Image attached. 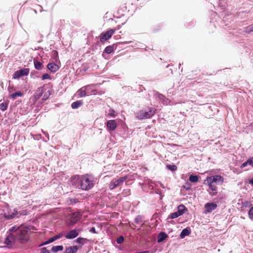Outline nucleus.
<instances>
[{
	"mask_svg": "<svg viewBox=\"0 0 253 253\" xmlns=\"http://www.w3.org/2000/svg\"><path fill=\"white\" fill-rule=\"evenodd\" d=\"M47 68L52 72H55L59 69V67L54 63H48Z\"/></svg>",
	"mask_w": 253,
	"mask_h": 253,
	"instance_id": "2eb2a0df",
	"label": "nucleus"
},
{
	"mask_svg": "<svg viewBox=\"0 0 253 253\" xmlns=\"http://www.w3.org/2000/svg\"><path fill=\"white\" fill-rule=\"evenodd\" d=\"M42 80H44L46 79L51 80V79L50 76L49 74H46V73L43 74L42 77Z\"/></svg>",
	"mask_w": 253,
	"mask_h": 253,
	"instance_id": "f704fd0d",
	"label": "nucleus"
},
{
	"mask_svg": "<svg viewBox=\"0 0 253 253\" xmlns=\"http://www.w3.org/2000/svg\"><path fill=\"white\" fill-rule=\"evenodd\" d=\"M199 177L197 175H191L189 180L191 182H197L198 181Z\"/></svg>",
	"mask_w": 253,
	"mask_h": 253,
	"instance_id": "bb28decb",
	"label": "nucleus"
},
{
	"mask_svg": "<svg viewBox=\"0 0 253 253\" xmlns=\"http://www.w3.org/2000/svg\"><path fill=\"white\" fill-rule=\"evenodd\" d=\"M217 207L216 204L214 203H208L205 205V211L204 213L207 214L214 210Z\"/></svg>",
	"mask_w": 253,
	"mask_h": 253,
	"instance_id": "1a4fd4ad",
	"label": "nucleus"
},
{
	"mask_svg": "<svg viewBox=\"0 0 253 253\" xmlns=\"http://www.w3.org/2000/svg\"><path fill=\"white\" fill-rule=\"evenodd\" d=\"M55 239L54 238V237H53L51 238H50L48 241H47L45 243V244H49V243H52L53 242H54V241H55Z\"/></svg>",
	"mask_w": 253,
	"mask_h": 253,
	"instance_id": "ea45409f",
	"label": "nucleus"
},
{
	"mask_svg": "<svg viewBox=\"0 0 253 253\" xmlns=\"http://www.w3.org/2000/svg\"><path fill=\"white\" fill-rule=\"evenodd\" d=\"M244 31L248 34L253 32V24L245 28Z\"/></svg>",
	"mask_w": 253,
	"mask_h": 253,
	"instance_id": "cd10ccee",
	"label": "nucleus"
},
{
	"mask_svg": "<svg viewBox=\"0 0 253 253\" xmlns=\"http://www.w3.org/2000/svg\"><path fill=\"white\" fill-rule=\"evenodd\" d=\"M157 110L154 107H148V110H140L137 112L136 117L139 120L147 119L152 118L156 113Z\"/></svg>",
	"mask_w": 253,
	"mask_h": 253,
	"instance_id": "7ed1b4c3",
	"label": "nucleus"
},
{
	"mask_svg": "<svg viewBox=\"0 0 253 253\" xmlns=\"http://www.w3.org/2000/svg\"><path fill=\"white\" fill-rule=\"evenodd\" d=\"M79 235V230L74 229L70 231L66 235L65 238L68 239H74Z\"/></svg>",
	"mask_w": 253,
	"mask_h": 253,
	"instance_id": "4468645a",
	"label": "nucleus"
},
{
	"mask_svg": "<svg viewBox=\"0 0 253 253\" xmlns=\"http://www.w3.org/2000/svg\"><path fill=\"white\" fill-rule=\"evenodd\" d=\"M8 105V101H5L4 102H2L0 103V109L2 111H4L7 109V107Z\"/></svg>",
	"mask_w": 253,
	"mask_h": 253,
	"instance_id": "b1692460",
	"label": "nucleus"
},
{
	"mask_svg": "<svg viewBox=\"0 0 253 253\" xmlns=\"http://www.w3.org/2000/svg\"><path fill=\"white\" fill-rule=\"evenodd\" d=\"M63 250V247L62 245L53 246L51 248V251L53 252H57L58 251H62Z\"/></svg>",
	"mask_w": 253,
	"mask_h": 253,
	"instance_id": "393cba45",
	"label": "nucleus"
},
{
	"mask_svg": "<svg viewBox=\"0 0 253 253\" xmlns=\"http://www.w3.org/2000/svg\"><path fill=\"white\" fill-rule=\"evenodd\" d=\"M18 214V211L14 209L13 211H9L7 213L5 212L3 214L6 219L9 220L14 218Z\"/></svg>",
	"mask_w": 253,
	"mask_h": 253,
	"instance_id": "f8f14e48",
	"label": "nucleus"
},
{
	"mask_svg": "<svg viewBox=\"0 0 253 253\" xmlns=\"http://www.w3.org/2000/svg\"><path fill=\"white\" fill-rule=\"evenodd\" d=\"M248 165H249V164L248 163V161H247L246 162H244V163H243L242 164L241 168H243L246 167Z\"/></svg>",
	"mask_w": 253,
	"mask_h": 253,
	"instance_id": "37998d69",
	"label": "nucleus"
},
{
	"mask_svg": "<svg viewBox=\"0 0 253 253\" xmlns=\"http://www.w3.org/2000/svg\"><path fill=\"white\" fill-rule=\"evenodd\" d=\"M22 228V227H17L15 226L10 228L9 229V231L12 232V234H17V233L18 232V230L21 229Z\"/></svg>",
	"mask_w": 253,
	"mask_h": 253,
	"instance_id": "c85d7f7f",
	"label": "nucleus"
},
{
	"mask_svg": "<svg viewBox=\"0 0 253 253\" xmlns=\"http://www.w3.org/2000/svg\"><path fill=\"white\" fill-rule=\"evenodd\" d=\"M34 64L35 66V68L38 70H41L43 68L42 63L37 60L34 59Z\"/></svg>",
	"mask_w": 253,
	"mask_h": 253,
	"instance_id": "aec40b11",
	"label": "nucleus"
},
{
	"mask_svg": "<svg viewBox=\"0 0 253 253\" xmlns=\"http://www.w3.org/2000/svg\"><path fill=\"white\" fill-rule=\"evenodd\" d=\"M83 104L82 101H77L74 102L71 104V107L73 109H77Z\"/></svg>",
	"mask_w": 253,
	"mask_h": 253,
	"instance_id": "5701e85b",
	"label": "nucleus"
},
{
	"mask_svg": "<svg viewBox=\"0 0 253 253\" xmlns=\"http://www.w3.org/2000/svg\"><path fill=\"white\" fill-rule=\"evenodd\" d=\"M87 88L86 87H83L81 88H80L78 91V92L79 93V95L80 97H84L86 95V89Z\"/></svg>",
	"mask_w": 253,
	"mask_h": 253,
	"instance_id": "412c9836",
	"label": "nucleus"
},
{
	"mask_svg": "<svg viewBox=\"0 0 253 253\" xmlns=\"http://www.w3.org/2000/svg\"><path fill=\"white\" fill-rule=\"evenodd\" d=\"M41 250V253H50V251L47 250L45 248H42Z\"/></svg>",
	"mask_w": 253,
	"mask_h": 253,
	"instance_id": "a19ab883",
	"label": "nucleus"
},
{
	"mask_svg": "<svg viewBox=\"0 0 253 253\" xmlns=\"http://www.w3.org/2000/svg\"><path fill=\"white\" fill-rule=\"evenodd\" d=\"M18 214H19L20 215H25L28 214V211L27 210H22L18 211Z\"/></svg>",
	"mask_w": 253,
	"mask_h": 253,
	"instance_id": "4c0bfd02",
	"label": "nucleus"
},
{
	"mask_svg": "<svg viewBox=\"0 0 253 253\" xmlns=\"http://www.w3.org/2000/svg\"><path fill=\"white\" fill-rule=\"evenodd\" d=\"M167 168L171 171H175L177 169V167L174 165H168Z\"/></svg>",
	"mask_w": 253,
	"mask_h": 253,
	"instance_id": "473e14b6",
	"label": "nucleus"
},
{
	"mask_svg": "<svg viewBox=\"0 0 253 253\" xmlns=\"http://www.w3.org/2000/svg\"><path fill=\"white\" fill-rule=\"evenodd\" d=\"M28 232V228L24 227L18 230L17 234H14L17 242H19L22 244L26 243L29 239Z\"/></svg>",
	"mask_w": 253,
	"mask_h": 253,
	"instance_id": "20e7f679",
	"label": "nucleus"
},
{
	"mask_svg": "<svg viewBox=\"0 0 253 253\" xmlns=\"http://www.w3.org/2000/svg\"><path fill=\"white\" fill-rule=\"evenodd\" d=\"M249 183L253 185V178L249 180Z\"/></svg>",
	"mask_w": 253,
	"mask_h": 253,
	"instance_id": "de8ad7c7",
	"label": "nucleus"
},
{
	"mask_svg": "<svg viewBox=\"0 0 253 253\" xmlns=\"http://www.w3.org/2000/svg\"><path fill=\"white\" fill-rule=\"evenodd\" d=\"M190 233V229L186 228L182 230L180 236L181 238H184L185 236L189 235Z\"/></svg>",
	"mask_w": 253,
	"mask_h": 253,
	"instance_id": "a211bd4d",
	"label": "nucleus"
},
{
	"mask_svg": "<svg viewBox=\"0 0 253 253\" xmlns=\"http://www.w3.org/2000/svg\"><path fill=\"white\" fill-rule=\"evenodd\" d=\"M124 241V238L123 236H121L119 237H118L117 239V243L118 244H121Z\"/></svg>",
	"mask_w": 253,
	"mask_h": 253,
	"instance_id": "e433bc0d",
	"label": "nucleus"
},
{
	"mask_svg": "<svg viewBox=\"0 0 253 253\" xmlns=\"http://www.w3.org/2000/svg\"><path fill=\"white\" fill-rule=\"evenodd\" d=\"M117 127V124L115 120H109L106 123V127L109 130H114Z\"/></svg>",
	"mask_w": 253,
	"mask_h": 253,
	"instance_id": "ddd939ff",
	"label": "nucleus"
},
{
	"mask_svg": "<svg viewBox=\"0 0 253 253\" xmlns=\"http://www.w3.org/2000/svg\"><path fill=\"white\" fill-rule=\"evenodd\" d=\"M168 235L165 232H161L158 236V242L160 243L168 237Z\"/></svg>",
	"mask_w": 253,
	"mask_h": 253,
	"instance_id": "6ab92c4d",
	"label": "nucleus"
},
{
	"mask_svg": "<svg viewBox=\"0 0 253 253\" xmlns=\"http://www.w3.org/2000/svg\"><path fill=\"white\" fill-rule=\"evenodd\" d=\"M120 28H121V26L120 25H118V26H117V27H116L115 28L113 29V30H115V32L116 30H118Z\"/></svg>",
	"mask_w": 253,
	"mask_h": 253,
	"instance_id": "49530a36",
	"label": "nucleus"
},
{
	"mask_svg": "<svg viewBox=\"0 0 253 253\" xmlns=\"http://www.w3.org/2000/svg\"><path fill=\"white\" fill-rule=\"evenodd\" d=\"M114 44L112 45H109L107 46L105 49L104 52L107 54H110L112 53L114 50Z\"/></svg>",
	"mask_w": 253,
	"mask_h": 253,
	"instance_id": "4be33fe9",
	"label": "nucleus"
},
{
	"mask_svg": "<svg viewBox=\"0 0 253 253\" xmlns=\"http://www.w3.org/2000/svg\"><path fill=\"white\" fill-rule=\"evenodd\" d=\"M247 161L249 165H250L253 167V157L249 158Z\"/></svg>",
	"mask_w": 253,
	"mask_h": 253,
	"instance_id": "58836bf2",
	"label": "nucleus"
},
{
	"mask_svg": "<svg viewBox=\"0 0 253 253\" xmlns=\"http://www.w3.org/2000/svg\"><path fill=\"white\" fill-rule=\"evenodd\" d=\"M249 217L250 219H253V207H252L248 212Z\"/></svg>",
	"mask_w": 253,
	"mask_h": 253,
	"instance_id": "c9c22d12",
	"label": "nucleus"
},
{
	"mask_svg": "<svg viewBox=\"0 0 253 253\" xmlns=\"http://www.w3.org/2000/svg\"><path fill=\"white\" fill-rule=\"evenodd\" d=\"M224 178L219 175L208 176L204 180V183L207 184L210 189L209 193L211 196H215L217 194V185H222Z\"/></svg>",
	"mask_w": 253,
	"mask_h": 253,
	"instance_id": "f03ea898",
	"label": "nucleus"
},
{
	"mask_svg": "<svg viewBox=\"0 0 253 253\" xmlns=\"http://www.w3.org/2000/svg\"><path fill=\"white\" fill-rule=\"evenodd\" d=\"M116 115H117V114L114 110L110 109L109 110L108 113L107 114V115L106 116L112 117L113 118H115L116 116Z\"/></svg>",
	"mask_w": 253,
	"mask_h": 253,
	"instance_id": "2f4dec72",
	"label": "nucleus"
},
{
	"mask_svg": "<svg viewBox=\"0 0 253 253\" xmlns=\"http://www.w3.org/2000/svg\"><path fill=\"white\" fill-rule=\"evenodd\" d=\"M115 33V30H108L105 32H102L99 36L100 42L104 43L106 41L111 38L112 35Z\"/></svg>",
	"mask_w": 253,
	"mask_h": 253,
	"instance_id": "39448f33",
	"label": "nucleus"
},
{
	"mask_svg": "<svg viewBox=\"0 0 253 253\" xmlns=\"http://www.w3.org/2000/svg\"><path fill=\"white\" fill-rule=\"evenodd\" d=\"M23 95V93L20 91H17L11 95V97L13 99H15L17 96H22Z\"/></svg>",
	"mask_w": 253,
	"mask_h": 253,
	"instance_id": "c756f323",
	"label": "nucleus"
},
{
	"mask_svg": "<svg viewBox=\"0 0 253 253\" xmlns=\"http://www.w3.org/2000/svg\"><path fill=\"white\" fill-rule=\"evenodd\" d=\"M17 242L15 237L14 236V234H10L6 238L5 240L4 243L7 245V246L10 248L12 247L14 244Z\"/></svg>",
	"mask_w": 253,
	"mask_h": 253,
	"instance_id": "6e6552de",
	"label": "nucleus"
},
{
	"mask_svg": "<svg viewBox=\"0 0 253 253\" xmlns=\"http://www.w3.org/2000/svg\"><path fill=\"white\" fill-rule=\"evenodd\" d=\"M148 252V251H144V252L136 253H147Z\"/></svg>",
	"mask_w": 253,
	"mask_h": 253,
	"instance_id": "09e8293b",
	"label": "nucleus"
},
{
	"mask_svg": "<svg viewBox=\"0 0 253 253\" xmlns=\"http://www.w3.org/2000/svg\"><path fill=\"white\" fill-rule=\"evenodd\" d=\"M75 241L78 244L81 245V246H83L85 242L87 241V239L84 238H78ZM81 247L82 246H81Z\"/></svg>",
	"mask_w": 253,
	"mask_h": 253,
	"instance_id": "a878e982",
	"label": "nucleus"
},
{
	"mask_svg": "<svg viewBox=\"0 0 253 253\" xmlns=\"http://www.w3.org/2000/svg\"><path fill=\"white\" fill-rule=\"evenodd\" d=\"M186 210L184 205H180L177 207V211L176 212L178 214V215L180 216L184 213L185 211Z\"/></svg>",
	"mask_w": 253,
	"mask_h": 253,
	"instance_id": "f3484780",
	"label": "nucleus"
},
{
	"mask_svg": "<svg viewBox=\"0 0 253 253\" xmlns=\"http://www.w3.org/2000/svg\"><path fill=\"white\" fill-rule=\"evenodd\" d=\"M43 92V87L41 86V87H38L37 89V90L32 98V99L35 103L40 98V97L42 96Z\"/></svg>",
	"mask_w": 253,
	"mask_h": 253,
	"instance_id": "9d476101",
	"label": "nucleus"
},
{
	"mask_svg": "<svg viewBox=\"0 0 253 253\" xmlns=\"http://www.w3.org/2000/svg\"><path fill=\"white\" fill-rule=\"evenodd\" d=\"M90 232L93 233H96V230L94 227H92L90 230Z\"/></svg>",
	"mask_w": 253,
	"mask_h": 253,
	"instance_id": "c03bdc74",
	"label": "nucleus"
},
{
	"mask_svg": "<svg viewBox=\"0 0 253 253\" xmlns=\"http://www.w3.org/2000/svg\"><path fill=\"white\" fill-rule=\"evenodd\" d=\"M179 216L178 215V214L177 213V212H173V213H171L169 216L168 218H170V219H174V218H175Z\"/></svg>",
	"mask_w": 253,
	"mask_h": 253,
	"instance_id": "72a5a7b5",
	"label": "nucleus"
},
{
	"mask_svg": "<svg viewBox=\"0 0 253 253\" xmlns=\"http://www.w3.org/2000/svg\"><path fill=\"white\" fill-rule=\"evenodd\" d=\"M79 248L77 246H70L66 247L64 253H76L78 251Z\"/></svg>",
	"mask_w": 253,
	"mask_h": 253,
	"instance_id": "dca6fc26",
	"label": "nucleus"
},
{
	"mask_svg": "<svg viewBox=\"0 0 253 253\" xmlns=\"http://www.w3.org/2000/svg\"><path fill=\"white\" fill-rule=\"evenodd\" d=\"M48 97L47 95L44 94V96H43V97L42 98V100L43 101H44V100H46L48 98Z\"/></svg>",
	"mask_w": 253,
	"mask_h": 253,
	"instance_id": "a18cd8bd",
	"label": "nucleus"
},
{
	"mask_svg": "<svg viewBox=\"0 0 253 253\" xmlns=\"http://www.w3.org/2000/svg\"><path fill=\"white\" fill-rule=\"evenodd\" d=\"M81 214L78 212H74L71 214L70 224L74 225L76 224L80 219Z\"/></svg>",
	"mask_w": 253,
	"mask_h": 253,
	"instance_id": "9b49d317",
	"label": "nucleus"
},
{
	"mask_svg": "<svg viewBox=\"0 0 253 253\" xmlns=\"http://www.w3.org/2000/svg\"><path fill=\"white\" fill-rule=\"evenodd\" d=\"M127 178V176L120 177L118 179H113L109 184V188L111 190L115 189Z\"/></svg>",
	"mask_w": 253,
	"mask_h": 253,
	"instance_id": "423d86ee",
	"label": "nucleus"
},
{
	"mask_svg": "<svg viewBox=\"0 0 253 253\" xmlns=\"http://www.w3.org/2000/svg\"><path fill=\"white\" fill-rule=\"evenodd\" d=\"M51 57L57 61L58 59V52L56 50H53L51 52Z\"/></svg>",
	"mask_w": 253,
	"mask_h": 253,
	"instance_id": "7c9ffc66",
	"label": "nucleus"
},
{
	"mask_svg": "<svg viewBox=\"0 0 253 253\" xmlns=\"http://www.w3.org/2000/svg\"><path fill=\"white\" fill-rule=\"evenodd\" d=\"M62 236H63V234H59L57 235H56V236H55L54 237L55 240H56L58 239H59V238H61L62 237Z\"/></svg>",
	"mask_w": 253,
	"mask_h": 253,
	"instance_id": "79ce46f5",
	"label": "nucleus"
},
{
	"mask_svg": "<svg viewBox=\"0 0 253 253\" xmlns=\"http://www.w3.org/2000/svg\"><path fill=\"white\" fill-rule=\"evenodd\" d=\"M30 72L29 68H23L21 70L16 71L13 75V79H19L22 76H27Z\"/></svg>",
	"mask_w": 253,
	"mask_h": 253,
	"instance_id": "0eeeda50",
	"label": "nucleus"
},
{
	"mask_svg": "<svg viewBox=\"0 0 253 253\" xmlns=\"http://www.w3.org/2000/svg\"><path fill=\"white\" fill-rule=\"evenodd\" d=\"M70 182L72 185L85 191L91 189L94 185L93 176L87 174L74 175L71 178Z\"/></svg>",
	"mask_w": 253,
	"mask_h": 253,
	"instance_id": "f257e3e1",
	"label": "nucleus"
}]
</instances>
